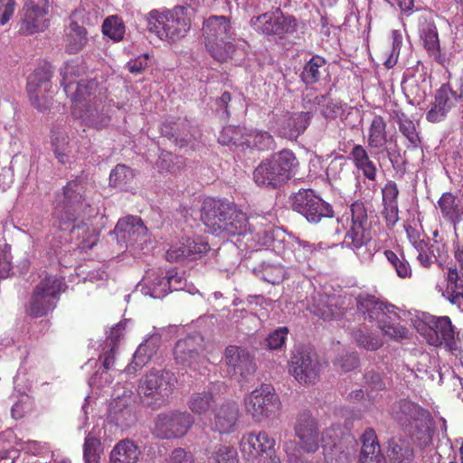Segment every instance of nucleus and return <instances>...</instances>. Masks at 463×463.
Segmentation results:
<instances>
[{
    "label": "nucleus",
    "instance_id": "cd10ccee",
    "mask_svg": "<svg viewBox=\"0 0 463 463\" xmlns=\"http://www.w3.org/2000/svg\"><path fill=\"white\" fill-rule=\"evenodd\" d=\"M308 309L323 320H336L345 314V309L338 306L335 297L320 293L313 297V303L308 306Z\"/></svg>",
    "mask_w": 463,
    "mask_h": 463
},
{
    "label": "nucleus",
    "instance_id": "0e129e2a",
    "mask_svg": "<svg viewBox=\"0 0 463 463\" xmlns=\"http://www.w3.org/2000/svg\"><path fill=\"white\" fill-rule=\"evenodd\" d=\"M125 328H126V323L119 322L116 326H114L109 333V335L108 337V345L109 346H118V344L120 343L121 339L124 338L125 335Z\"/></svg>",
    "mask_w": 463,
    "mask_h": 463
},
{
    "label": "nucleus",
    "instance_id": "393cba45",
    "mask_svg": "<svg viewBox=\"0 0 463 463\" xmlns=\"http://www.w3.org/2000/svg\"><path fill=\"white\" fill-rule=\"evenodd\" d=\"M367 146L374 156L386 149L388 143L387 122L381 115H374L367 128Z\"/></svg>",
    "mask_w": 463,
    "mask_h": 463
},
{
    "label": "nucleus",
    "instance_id": "9d476101",
    "mask_svg": "<svg viewBox=\"0 0 463 463\" xmlns=\"http://www.w3.org/2000/svg\"><path fill=\"white\" fill-rule=\"evenodd\" d=\"M280 406L279 397L269 384H261L244 398L247 415L258 423L275 417Z\"/></svg>",
    "mask_w": 463,
    "mask_h": 463
},
{
    "label": "nucleus",
    "instance_id": "c9c22d12",
    "mask_svg": "<svg viewBox=\"0 0 463 463\" xmlns=\"http://www.w3.org/2000/svg\"><path fill=\"white\" fill-rule=\"evenodd\" d=\"M446 280L449 302L463 312V276L456 267H450L448 269Z\"/></svg>",
    "mask_w": 463,
    "mask_h": 463
},
{
    "label": "nucleus",
    "instance_id": "8fccbe9b",
    "mask_svg": "<svg viewBox=\"0 0 463 463\" xmlns=\"http://www.w3.org/2000/svg\"><path fill=\"white\" fill-rule=\"evenodd\" d=\"M251 136V148L254 147L258 150L266 151L275 148V141L273 137L267 131L250 130Z\"/></svg>",
    "mask_w": 463,
    "mask_h": 463
},
{
    "label": "nucleus",
    "instance_id": "c03bdc74",
    "mask_svg": "<svg viewBox=\"0 0 463 463\" xmlns=\"http://www.w3.org/2000/svg\"><path fill=\"white\" fill-rule=\"evenodd\" d=\"M52 148L55 157L61 165L69 163L71 149L69 146V137L66 134H53L52 137Z\"/></svg>",
    "mask_w": 463,
    "mask_h": 463
},
{
    "label": "nucleus",
    "instance_id": "7c9ffc66",
    "mask_svg": "<svg viewBox=\"0 0 463 463\" xmlns=\"http://www.w3.org/2000/svg\"><path fill=\"white\" fill-rule=\"evenodd\" d=\"M349 158L352 160L354 167L362 173L363 176L372 182L376 181L377 178V166L371 159L367 149L360 145H354L349 154Z\"/></svg>",
    "mask_w": 463,
    "mask_h": 463
},
{
    "label": "nucleus",
    "instance_id": "6ab92c4d",
    "mask_svg": "<svg viewBox=\"0 0 463 463\" xmlns=\"http://www.w3.org/2000/svg\"><path fill=\"white\" fill-rule=\"evenodd\" d=\"M358 311L363 314L364 319L375 324L379 328L389 317L388 311L392 312L397 307L392 304L384 303L374 296L359 295L356 298Z\"/></svg>",
    "mask_w": 463,
    "mask_h": 463
},
{
    "label": "nucleus",
    "instance_id": "f704fd0d",
    "mask_svg": "<svg viewBox=\"0 0 463 463\" xmlns=\"http://www.w3.org/2000/svg\"><path fill=\"white\" fill-rule=\"evenodd\" d=\"M430 421L431 417L429 412L421 419H418V421L413 425L404 430L411 441L420 449L427 448L432 443Z\"/></svg>",
    "mask_w": 463,
    "mask_h": 463
},
{
    "label": "nucleus",
    "instance_id": "4be33fe9",
    "mask_svg": "<svg viewBox=\"0 0 463 463\" xmlns=\"http://www.w3.org/2000/svg\"><path fill=\"white\" fill-rule=\"evenodd\" d=\"M240 410L235 402H225L213 411V430L220 434L232 433L238 424Z\"/></svg>",
    "mask_w": 463,
    "mask_h": 463
},
{
    "label": "nucleus",
    "instance_id": "864d4df0",
    "mask_svg": "<svg viewBox=\"0 0 463 463\" xmlns=\"http://www.w3.org/2000/svg\"><path fill=\"white\" fill-rule=\"evenodd\" d=\"M99 439L88 436L85 439L83 456L87 463H99Z\"/></svg>",
    "mask_w": 463,
    "mask_h": 463
},
{
    "label": "nucleus",
    "instance_id": "338daca9",
    "mask_svg": "<svg viewBox=\"0 0 463 463\" xmlns=\"http://www.w3.org/2000/svg\"><path fill=\"white\" fill-rule=\"evenodd\" d=\"M337 364L345 372H350L359 365V357L356 354H346L337 360Z\"/></svg>",
    "mask_w": 463,
    "mask_h": 463
},
{
    "label": "nucleus",
    "instance_id": "6e6552de",
    "mask_svg": "<svg viewBox=\"0 0 463 463\" xmlns=\"http://www.w3.org/2000/svg\"><path fill=\"white\" fill-rule=\"evenodd\" d=\"M66 288L63 278L46 275L35 286L25 304V315L32 318L47 317L55 309L61 293Z\"/></svg>",
    "mask_w": 463,
    "mask_h": 463
},
{
    "label": "nucleus",
    "instance_id": "5701e85b",
    "mask_svg": "<svg viewBox=\"0 0 463 463\" xmlns=\"http://www.w3.org/2000/svg\"><path fill=\"white\" fill-rule=\"evenodd\" d=\"M342 434L340 425H332L323 432V435L332 440V443L323 445L324 456L327 463H348L349 453L343 449Z\"/></svg>",
    "mask_w": 463,
    "mask_h": 463
},
{
    "label": "nucleus",
    "instance_id": "412c9836",
    "mask_svg": "<svg viewBox=\"0 0 463 463\" xmlns=\"http://www.w3.org/2000/svg\"><path fill=\"white\" fill-rule=\"evenodd\" d=\"M224 361L229 373L247 377L256 370V364L249 352L237 345H229L224 352Z\"/></svg>",
    "mask_w": 463,
    "mask_h": 463
},
{
    "label": "nucleus",
    "instance_id": "f257e3e1",
    "mask_svg": "<svg viewBox=\"0 0 463 463\" xmlns=\"http://www.w3.org/2000/svg\"><path fill=\"white\" fill-rule=\"evenodd\" d=\"M292 209L309 222L327 221L337 224L335 232H345V242L353 250L361 249L372 239L367 209L364 203L354 202L342 216L334 220L332 206L315 194L312 189H300L291 197Z\"/></svg>",
    "mask_w": 463,
    "mask_h": 463
},
{
    "label": "nucleus",
    "instance_id": "de8ad7c7",
    "mask_svg": "<svg viewBox=\"0 0 463 463\" xmlns=\"http://www.w3.org/2000/svg\"><path fill=\"white\" fill-rule=\"evenodd\" d=\"M397 123L400 132L407 138L409 143L413 147L419 146L420 145V138L416 131L413 121L404 114H402V116L398 117Z\"/></svg>",
    "mask_w": 463,
    "mask_h": 463
},
{
    "label": "nucleus",
    "instance_id": "a211bd4d",
    "mask_svg": "<svg viewBox=\"0 0 463 463\" xmlns=\"http://www.w3.org/2000/svg\"><path fill=\"white\" fill-rule=\"evenodd\" d=\"M276 440L267 431H250L245 433L240 442V448L247 459L257 458L274 450Z\"/></svg>",
    "mask_w": 463,
    "mask_h": 463
},
{
    "label": "nucleus",
    "instance_id": "72a5a7b5",
    "mask_svg": "<svg viewBox=\"0 0 463 463\" xmlns=\"http://www.w3.org/2000/svg\"><path fill=\"white\" fill-rule=\"evenodd\" d=\"M141 456L139 447L131 439L118 441L109 454V463H137Z\"/></svg>",
    "mask_w": 463,
    "mask_h": 463
},
{
    "label": "nucleus",
    "instance_id": "dca6fc26",
    "mask_svg": "<svg viewBox=\"0 0 463 463\" xmlns=\"http://www.w3.org/2000/svg\"><path fill=\"white\" fill-rule=\"evenodd\" d=\"M194 424L193 416L186 411L161 413L155 420L153 434L161 439L181 438Z\"/></svg>",
    "mask_w": 463,
    "mask_h": 463
},
{
    "label": "nucleus",
    "instance_id": "774afa93",
    "mask_svg": "<svg viewBox=\"0 0 463 463\" xmlns=\"http://www.w3.org/2000/svg\"><path fill=\"white\" fill-rule=\"evenodd\" d=\"M142 352H143V348L142 347H139L136 351V353L134 354V357H133V362H132V364L127 369L128 373L131 371V367L135 368L134 364L136 366L141 368L142 366H144L148 362L149 357H146V355H144Z\"/></svg>",
    "mask_w": 463,
    "mask_h": 463
},
{
    "label": "nucleus",
    "instance_id": "f3484780",
    "mask_svg": "<svg viewBox=\"0 0 463 463\" xmlns=\"http://www.w3.org/2000/svg\"><path fill=\"white\" fill-rule=\"evenodd\" d=\"M254 24L262 33L279 37L295 32L297 28L295 17L284 14L279 8L259 15Z\"/></svg>",
    "mask_w": 463,
    "mask_h": 463
},
{
    "label": "nucleus",
    "instance_id": "aec40b11",
    "mask_svg": "<svg viewBox=\"0 0 463 463\" xmlns=\"http://www.w3.org/2000/svg\"><path fill=\"white\" fill-rule=\"evenodd\" d=\"M458 99L457 91L449 83L442 84L435 92L434 101L426 114V119L431 123L443 121Z\"/></svg>",
    "mask_w": 463,
    "mask_h": 463
},
{
    "label": "nucleus",
    "instance_id": "bb28decb",
    "mask_svg": "<svg viewBox=\"0 0 463 463\" xmlns=\"http://www.w3.org/2000/svg\"><path fill=\"white\" fill-rule=\"evenodd\" d=\"M147 232L142 219L138 216L129 215L119 219L115 229L118 241L126 243H136L140 237H144Z\"/></svg>",
    "mask_w": 463,
    "mask_h": 463
},
{
    "label": "nucleus",
    "instance_id": "423d86ee",
    "mask_svg": "<svg viewBox=\"0 0 463 463\" xmlns=\"http://www.w3.org/2000/svg\"><path fill=\"white\" fill-rule=\"evenodd\" d=\"M146 22L150 33L168 42L184 38L191 28L188 9L181 5L164 11L152 10L147 14Z\"/></svg>",
    "mask_w": 463,
    "mask_h": 463
},
{
    "label": "nucleus",
    "instance_id": "7ed1b4c3",
    "mask_svg": "<svg viewBox=\"0 0 463 463\" xmlns=\"http://www.w3.org/2000/svg\"><path fill=\"white\" fill-rule=\"evenodd\" d=\"M88 181L85 177L76 176L70 180L56 194L52 213L53 226L60 231H74V222L90 208L86 202Z\"/></svg>",
    "mask_w": 463,
    "mask_h": 463
},
{
    "label": "nucleus",
    "instance_id": "ea45409f",
    "mask_svg": "<svg viewBox=\"0 0 463 463\" xmlns=\"http://www.w3.org/2000/svg\"><path fill=\"white\" fill-rule=\"evenodd\" d=\"M214 404V397L212 392L203 390L194 392L188 402L189 409L195 414L206 413Z\"/></svg>",
    "mask_w": 463,
    "mask_h": 463
},
{
    "label": "nucleus",
    "instance_id": "ddd939ff",
    "mask_svg": "<svg viewBox=\"0 0 463 463\" xmlns=\"http://www.w3.org/2000/svg\"><path fill=\"white\" fill-rule=\"evenodd\" d=\"M294 434L299 448L307 454H315L325 438L321 437L318 420L308 410L299 411L295 419Z\"/></svg>",
    "mask_w": 463,
    "mask_h": 463
},
{
    "label": "nucleus",
    "instance_id": "e433bc0d",
    "mask_svg": "<svg viewBox=\"0 0 463 463\" xmlns=\"http://www.w3.org/2000/svg\"><path fill=\"white\" fill-rule=\"evenodd\" d=\"M389 317L379 327L383 334L389 338L401 342L404 339L409 338L410 331L409 328L401 323V317L397 313V309L392 312L388 311Z\"/></svg>",
    "mask_w": 463,
    "mask_h": 463
},
{
    "label": "nucleus",
    "instance_id": "a878e982",
    "mask_svg": "<svg viewBox=\"0 0 463 463\" xmlns=\"http://www.w3.org/2000/svg\"><path fill=\"white\" fill-rule=\"evenodd\" d=\"M437 205L442 219L452 224L454 229L463 222V199L454 193H443L439 198Z\"/></svg>",
    "mask_w": 463,
    "mask_h": 463
},
{
    "label": "nucleus",
    "instance_id": "473e14b6",
    "mask_svg": "<svg viewBox=\"0 0 463 463\" xmlns=\"http://www.w3.org/2000/svg\"><path fill=\"white\" fill-rule=\"evenodd\" d=\"M197 345L194 337L180 339L174 350L176 362L189 367L195 366L201 360Z\"/></svg>",
    "mask_w": 463,
    "mask_h": 463
},
{
    "label": "nucleus",
    "instance_id": "49530a36",
    "mask_svg": "<svg viewBox=\"0 0 463 463\" xmlns=\"http://www.w3.org/2000/svg\"><path fill=\"white\" fill-rule=\"evenodd\" d=\"M310 116L308 112L293 113L287 119L288 136L297 137L302 134L309 124Z\"/></svg>",
    "mask_w": 463,
    "mask_h": 463
},
{
    "label": "nucleus",
    "instance_id": "58836bf2",
    "mask_svg": "<svg viewBox=\"0 0 463 463\" xmlns=\"http://www.w3.org/2000/svg\"><path fill=\"white\" fill-rule=\"evenodd\" d=\"M326 60L319 56H313L304 66L301 72V80L307 85H313L317 83L321 77V69L326 66Z\"/></svg>",
    "mask_w": 463,
    "mask_h": 463
},
{
    "label": "nucleus",
    "instance_id": "f03ea898",
    "mask_svg": "<svg viewBox=\"0 0 463 463\" xmlns=\"http://www.w3.org/2000/svg\"><path fill=\"white\" fill-rule=\"evenodd\" d=\"M86 66L80 58L66 61L61 68V86L71 99V114L74 118L94 126L99 118V104L94 97L98 82L85 79Z\"/></svg>",
    "mask_w": 463,
    "mask_h": 463
},
{
    "label": "nucleus",
    "instance_id": "13d9d810",
    "mask_svg": "<svg viewBox=\"0 0 463 463\" xmlns=\"http://www.w3.org/2000/svg\"><path fill=\"white\" fill-rule=\"evenodd\" d=\"M11 247L8 244L0 246V279H5L12 271Z\"/></svg>",
    "mask_w": 463,
    "mask_h": 463
},
{
    "label": "nucleus",
    "instance_id": "6e6d98bb",
    "mask_svg": "<svg viewBox=\"0 0 463 463\" xmlns=\"http://www.w3.org/2000/svg\"><path fill=\"white\" fill-rule=\"evenodd\" d=\"M288 329L286 326L279 327L271 332L266 338L267 346L271 350H279L285 345Z\"/></svg>",
    "mask_w": 463,
    "mask_h": 463
},
{
    "label": "nucleus",
    "instance_id": "bf43d9fd",
    "mask_svg": "<svg viewBox=\"0 0 463 463\" xmlns=\"http://www.w3.org/2000/svg\"><path fill=\"white\" fill-rule=\"evenodd\" d=\"M383 210L382 215L388 227H393L399 221L398 203H383Z\"/></svg>",
    "mask_w": 463,
    "mask_h": 463
},
{
    "label": "nucleus",
    "instance_id": "c85d7f7f",
    "mask_svg": "<svg viewBox=\"0 0 463 463\" xmlns=\"http://www.w3.org/2000/svg\"><path fill=\"white\" fill-rule=\"evenodd\" d=\"M360 440L362 447L359 463H387L373 429H366L362 434Z\"/></svg>",
    "mask_w": 463,
    "mask_h": 463
},
{
    "label": "nucleus",
    "instance_id": "0eeeda50",
    "mask_svg": "<svg viewBox=\"0 0 463 463\" xmlns=\"http://www.w3.org/2000/svg\"><path fill=\"white\" fill-rule=\"evenodd\" d=\"M298 164L292 151L281 150L259 164L253 171V180L259 186L279 187L292 177L293 169Z\"/></svg>",
    "mask_w": 463,
    "mask_h": 463
},
{
    "label": "nucleus",
    "instance_id": "4d7b16f0",
    "mask_svg": "<svg viewBox=\"0 0 463 463\" xmlns=\"http://www.w3.org/2000/svg\"><path fill=\"white\" fill-rule=\"evenodd\" d=\"M424 47L430 54L437 55L439 52V41L435 26H430L424 33Z\"/></svg>",
    "mask_w": 463,
    "mask_h": 463
},
{
    "label": "nucleus",
    "instance_id": "4c0bfd02",
    "mask_svg": "<svg viewBox=\"0 0 463 463\" xmlns=\"http://www.w3.org/2000/svg\"><path fill=\"white\" fill-rule=\"evenodd\" d=\"M210 458L215 463H239L237 449L228 443H218L208 449Z\"/></svg>",
    "mask_w": 463,
    "mask_h": 463
},
{
    "label": "nucleus",
    "instance_id": "603ef678",
    "mask_svg": "<svg viewBox=\"0 0 463 463\" xmlns=\"http://www.w3.org/2000/svg\"><path fill=\"white\" fill-rule=\"evenodd\" d=\"M365 391L369 394L373 392L383 391L386 388L385 381L377 371L369 370L364 375Z\"/></svg>",
    "mask_w": 463,
    "mask_h": 463
},
{
    "label": "nucleus",
    "instance_id": "c756f323",
    "mask_svg": "<svg viewBox=\"0 0 463 463\" xmlns=\"http://www.w3.org/2000/svg\"><path fill=\"white\" fill-rule=\"evenodd\" d=\"M250 136V130L245 127L229 125L221 131L218 142L222 146L245 151L251 148Z\"/></svg>",
    "mask_w": 463,
    "mask_h": 463
},
{
    "label": "nucleus",
    "instance_id": "9b49d317",
    "mask_svg": "<svg viewBox=\"0 0 463 463\" xmlns=\"http://www.w3.org/2000/svg\"><path fill=\"white\" fill-rule=\"evenodd\" d=\"M323 365L318 355L305 346L296 347L288 361V373L302 385L315 384L319 381Z\"/></svg>",
    "mask_w": 463,
    "mask_h": 463
},
{
    "label": "nucleus",
    "instance_id": "3c124183",
    "mask_svg": "<svg viewBox=\"0 0 463 463\" xmlns=\"http://www.w3.org/2000/svg\"><path fill=\"white\" fill-rule=\"evenodd\" d=\"M354 337L358 346L367 351H376L383 345V341L378 336L362 330L355 331Z\"/></svg>",
    "mask_w": 463,
    "mask_h": 463
},
{
    "label": "nucleus",
    "instance_id": "b1692460",
    "mask_svg": "<svg viewBox=\"0 0 463 463\" xmlns=\"http://www.w3.org/2000/svg\"><path fill=\"white\" fill-rule=\"evenodd\" d=\"M429 411L416 402L409 400H401L392 408V419L404 430L413 425L418 419H421Z\"/></svg>",
    "mask_w": 463,
    "mask_h": 463
},
{
    "label": "nucleus",
    "instance_id": "37998d69",
    "mask_svg": "<svg viewBox=\"0 0 463 463\" xmlns=\"http://www.w3.org/2000/svg\"><path fill=\"white\" fill-rule=\"evenodd\" d=\"M134 176V171L130 167L118 164L109 175V184L116 188L126 189L133 181Z\"/></svg>",
    "mask_w": 463,
    "mask_h": 463
},
{
    "label": "nucleus",
    "instance_id": "2eb2a0df",
    "mask_svg": "<svg viewBox=\"0 0 463 463\" xmlns=\"http://www.w3.org/2000/svg\"><path fill=\"white\" fill-rule=\"evenodd\" d=\"M49 9V0H26L22 8L19 33L32 35L45 31L50 24Z\"/></svg>",
    "mask_w": 463,
    "mask_h": 463
},
{
    "label": "nucleus",
    "instance_id": "e2e57ef3",
    "mask_svg": "<svg viewBox=\"0 0 463 463\" xmlns=\"http://www.w3.org/2000/svg\"><path fill=\"white\" fill-rule=\"evenodd\" d=\"M383 203H398L399 189L397 184L389 180L382 189Z\"/></svg>",
    "mask_w": 463,
    "mask_h": 463
},
{
    "label": "nucleus",
    "instance_id": "a19ab883",
    "mask_svg": "<svg viewBox=\"0 0 463 463\" xmlns=\"http://www.w3.org/2000/svg\"><path fill=\"white\" fill-rule=\"evenodd\" d=\"M388 453L392 460L399 463L409 462L413 458V449L402 439H392L388 443Z\"/></svg>",
    "mask_w": 463,
    "mask_h": 463
},
{
    "label": "nucleus",
    "instance_id": "4468645a",
    "mask_svg": "<svg viewBox=\"0 0 463 463\" xmlns=\"http://www.w3.org/2000/svg\"><path fill=\"white\" fill-rule=\"evenodd\" d=\"M52 71L51 65L37 68L28 78L27 92L32 105L38 110L50 109L52 97L51 95Z\"/></svg>",
    "mask_w": 463,
    "mask_h": 463
},
{
    "label": "nucleus",
    "instance_id": "20e7f679",
    "mask_svg": "<svg viewBox=\"0 0 463 463\" xmlns=\"http://www.w3.org/2000/svg\"><path fill=\"white\" fill-rule=\"evenodd\" d=\"M202 221L219 235L234 236L251 232L246 213L232 203L206 199L202 208Z\"/></svg>",
    "mask_w": 463,
    "mask_h": 463
},
{
    "label": "nucleus",
    "instance_id": "1a4fd4ad",
    "mask_svg": "<svg viewBox=\"0 0 463 463\" xmlns=\"http://www.w3.org/2000/svg\"><path fill=\"white\" fill-rule=\"evenodd\" d=\"M418 332L432 346L444 345L453 354H457L458 343L456 326L448 316H430L418 325Z\"/></svg>",
    "mask_w": 463,
    "mask_h": 463
},
{
    "label": "nucleus",
    "instance_id": "79ce46f5",
    "mask_svg": "<svg viewBox=\"0 0 463 463\" xmlns=\"http://www.w3.org/2000/svg\"><path fill=\"white\" fill-rule=\"evenodd\" d=\"M383 255L395 270L396 275L401 279H410L412 275V269L403 253L397 254L392 250H385Z\"/></svg>",
    "mask_w": 463,
    "mask_h": 463
},
{
    "label": "nucleus",
    "instance_id": "f8f14e48",
    "mask_svg": "<svg viewBox=\"0 0 463 463\" xmlns=\"http://www.w3.org/2000/svg\"><path fill=\"white\" fill-rule=\"evenodd\" d=\"M177 383L174 373L168 370H151L139 381L140 396L154 399L161 405L172 395Z\"/></svg>",
    "mask_w": 463,
    "mask_h": 463
},
{
    "label": "nucleus",
    "instance_id": "09e8293b",
    "mask_svg": "<svg viewBox=\"0 0 463 463\" xmlns=\"http://www.w3.org/2000/svg\"><path fill=\"white\" fill-rule=\"evenodd\" d=\"M174 280H177V277L174 275L156 278L150 286V290L153 298H164L169 292H171L172 283Z\"/></svg>",
    "mask_w": 463,
    "mask_h": 463
},
{
    "label": "nucleus",
    "instance_id": "a18cd8bd",
    "mask_svg": "<svg viewBox=\"0 0 463 463\" xmlns=\"http://www.w3.org/2000/svg\"><path fill=\"white\" fill-rule=\"evenodd\" d=\"M102 33L115 42H119L125 34V25L117 15H110L105 19L102 24Z\"/></svg>",
    "mask_w": 463,
    "mask_h": 463
},
{
    "label": "nucleus",
    "instance_id": "052dcab7",
    "mask_svg": "<svg viewBox=\"0 0 463 463\" xmlns=\"http://www.w3.org/2000/svg\"><path fill=\"white\" fill-rule=\"evenodd\" d=\"M187 247L191 250L192 256H200L205 254L210 250V245L208 241L203 237L187 238Z\"/></svg>",
    "mask_w": 463,
    "mask_h": 463
},
{
    "label": "nucleus",
    "instance_id": "680f3d73",
    "mask_svg": "<svg viewBox=\"0 0 463 463\" xmlns=\"http://www.w3.org/2000/svg\"><path fill=\"white\" fill-rule=\"evenodd\" d=\"M15 7V0H0V25L9 22L14 14Z\"/></svg>",
    "mask_w": 463,
    "mask_h": 463
},
{
    "label": "nucleus",
    "instance_id": "5fc2aeb1",
    "mask_svg": "<svg viewBox=\"0 0 463 463\" xmlns=\"http://www.w3.org/2000/svg\"><path fill=\"white\" fill-rule=\"evenodd\" d=\"M187 238L171 246L166 251V258L170 261H177L191 257V250L187 247Z\"/></svg>",
    "mask_w": 463,
    "mask_h": 463
},
{
    "label": "nucleus",
    "instance_id": "2f4dec72",
    "mask_svg": "<svg viewBox=\"0 0 463 463\" xmlns=\"http://www.w3.org/2000/svg\"><path fill=\"white\" fill-rule=\"evenodd\" d=\"M77 11H74L70 18L76 16ZM89 41L86 28L80 25L76 21L71 20L69 24V32L65 38V52L68 54H77L81 52Z\"/></svg>",
    "mask_w": 463,
    "mask_h": 463
},
{
    "label": "nucleus",
    "instance_id": "39448f33",
    "mask_svg": "<svg viewBox=\"0 0 463 463\" xmlns=\"http://www.w3.org/2000/svg\"><path fill=\"white\" fill-rule=\"evenodd\" d=\"M205 48L219 62H227L235 52V33L231 20L224 15H211L203 23Z\"/></svg>",
    "mask_w": 463,
    "mask_h": 463
},
{
    "label": "nucleus",
    "instance_id": "69168bd1",
    "mask_svg": "<svg viewBox=\"0 0 463 463\" xmlns=\"http://www.w3.org/2000/svg\"><path fill=\"white\" fill-rule=\"evenodd\" d=\"M167 463H194V456L183 448L175 449Z\"/></svg>",
    "mask_w": 463,
    "mask_h": 463
}]
</instances>
